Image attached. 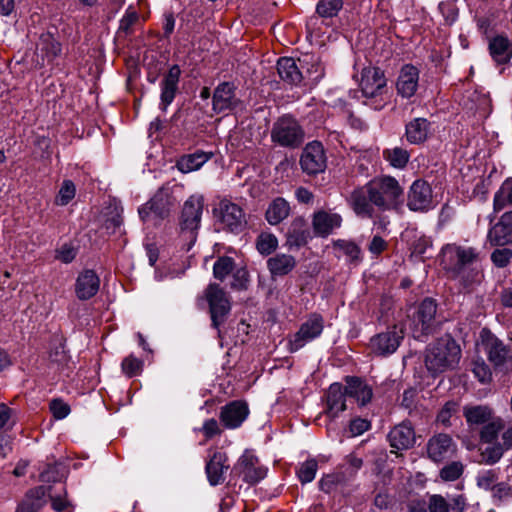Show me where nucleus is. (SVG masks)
<instances>
[{
    "label": "nucleus",
    "instance_id": "obj_11",
    "mask_svg": "<svg viewBox=\"0 0 512 512\" xmlns=\"http://www.w3.org/2000/svg\"><path fill=\"white\" fill-rule=\"evenodd\" d=\"M300 165L308 175H316L326 168V155L322 143L312 141L303 149Z\"/></svg>",
    "mask_w": 512,
    "mask_h": 512
},
{
    "label": "nucleus",
    "instance_id": "obj_63",
    "mask_svg": "<svg viewBox=\"0 0 512 512\" xmlns=\"http://www.w3.org/2000/svg\"><path fill=\"white\" fill-rule=\"evenodd\" d=\"M501 426L494 422H487L481 430V439L487 443L492 442L498 435Z\"/></svg>",
    "mask_w": 512,
    "mask_h": 512
},
{
    "label": "nucleus",
    "instance_id": "obj_30",
    "mask_svg": "<svg viewBox=\"0 0 512 512\" xmlns=\"http://www.w3.org/2000/svg\"><path fill=\"white\" fill-rule=\"evenodd\" d=\"M298 62H300V67L304 72L307 84L315 85L323 78L324 67L318 56L306 54L302 58H299Z\"/></svg>",
    "mask_w": 512,
    "mask_h": 512
},
{
    "label": "nucleus",
    "instance_id": "obj_36",
    "mask_svg": "<svg viewBox=\"0 0 512 512\" xmlns=\"http://www.w3.org/2000/svg\"><path fill=\"white\" fill-rule=\"evenodd\" d=\"M489 51L497 64H506L512 57V43L507 37L496 36L489 43Z\"/></svg>",
    "mask_w": 512,
    "mask_h": 512
},
{
    "label": "nucleus",
    "instance_id": "obj_4",
    "mask_svg": "<svg viewBox=\"0 0 512 512\" xmlns=\"http://www.w3.org/2000/svg\"><path fill=\"white\" fill-rule=\"evenodd\" d=\"M203 207L204 197L202 195H192L184 202L179 224L180 234L189 241V247L196 241Z\"/></svg>",
    "mask_w": 512,
    "mask_h": 512
},
{
    "label": "nucleus",
    "instance_id": "obj_8",
    "mask_svg": "<svg viewBox=\"0 0 512 512\" xmlns=\"http://www.w3.org/2000/svg\"><path fill=\"white\" fill-rule=\"evenodd\" d=\"M437 312V303L432 298H425L417 308L413 317V335L414 338L424 341V338L436 330L435 316Z\"/></svg>",
    "mask_w": 512,
    "mask_h": 512
},
{
    "label": "nucleus",
    "instance_id": "obj_39",
    "mask_svg": "<svg viewBox=\"0 0 512 512\" xmlns=\"http://www.w3.org/2000/svg\"><path fill=\"white\" fill-rule=\"evenodd\" d=\"M212 153L195 152L184 155L177 161V168L182 173H189L200 169L212 157Z\"/></svg>",
    "mask_w": 512,
    "mask_h": 512
},
{
    "label": "nucleus",
    "instance_id": "obj_56",
    "mask_svg": "<svg viewBox=\"0 0 512 512\" xmlns=\"http://www.w3.org/2000/svg\"><path fill=\"white\" fill-rule=\"evenodd\" d=\"M59 464H48L46 468L39 474V479L42 482H57L61 479Z\"/></svg>",
    "mask_w": 512,
    "mask_h": 512
},
{
    "label": "nucleus",
    "instance_id": "obj_34",
    "mask_svg": "<svg viewBox=\"0 0 512 512\" xmlns=\"http://www.w3.org/2000/svg\"><path fill=\"white\" fill-rule=\"evenodd\" d=\"M402 238L406 241L411 254L414 256H422L432 246L431 239L416 228L406 229Z\"/></svg>",
    "mask_w": 512,
    "mask_h": 512
},
{
    "label": "nucleus",
    "instance_id": "obj_50",
    "mask_svg": "<svg viewBox=\"0 0 512 512\" xmlns=\"http://www.w3.org/2000/svg\"><path fill=\"white\" fill-rule=\"evenodd\" d=\"M464 466L459 461H453L440 470V478L443 481H455L463 474Z\"/></svg>",
    "mask_w": 512,
    "mask_h": 512
},
{
    "label": "nucleus",
    "instance_id": "obj_7",
    "mask_svg": "<svg viewBox=\"0 0 512 512\" xmlns=\"http://www.w3.org/2000/svg\"><path fill=\"white\" fill-rule=\"evenodd\" d=\"M175 202V198L168 189H159L148 202L139 207V217L143 222L157 225L169 216Z\"/></svg>",
    "mask_w": 512,
    "mask_h": 512
},
{
    "label": "nucleus",
    "instance_id": "obj_22",
    "mask_svg": "<svg viewBox=\"0 0 512 512\" xmlns=\"http://www.w3.org/2000/svg\"><path fill=\"white\" fill-rule=\"evenodd\" d=\"M419 70L411 65H404L399 73L396 88L399 95L403 98L412 97L418 88Z\"/></svg>",
    "mask_w": 512,
    "mask_h": 512
},
{
    "label": "nucleus",
    "instance_id": "obj_1",
    "mask_svg": "<svg viewBox=\"0 0 512 512\" xmlns=\"http://www.w3.org/2000/svg\"><path fill=\"white\" fill-rule=\"evenodd\" d=\"M403 195L399 182L391 176L376 177L366 185L355 189L349 198L354 212L363 218H372L373 206L380 210L394 208Z\"/></svg>",
    "mask_w": 512,
    "mask_h": 512
},
{
    "label": "nucleus",
    "instance_id": "obj_23",
    "mask_svg": "<svg viewBox=\"0 0 512 512\" xmlns=\"http://www.w3.org/2000/svg\"><path fill=\"white\" fill-rule=\"evenodd\" d=\"M100 287V279L98 275L90 269L81 272L75 283V293L78 299L88 300L94 297Z\"/></svg>",
    "mask_w": 512,
    "mask_h": 512
},
{
    "label": "nucleus",
    "instance_id": "obj_40",
    "mask_svg": "<svg viewBox=\"0 0 512 512\" xmlns=\"http://www.w3.org/2000/svg\"><path fill=\"white\" fill-rule=\"evenodd\" d=\"M464 416L470 425H482L490 421L492 410L482 405L465 407Z\"/></svg>",
    "mask_w": 512,
    "mask_h": 512
},
{
    "label": "nucleus",
    "instance_id": "obj_53",
    "mask_svg": "<svg viewBox=\"0 0 512 512\" xmlns=\"http://www.w3.org/2000/svg\"><path fill=\"white\" fill-rule=\"evenodd\" d=\"M75 185L71 180H65L56 197V204L67 205L75 196Z\"/></svg>",
    "mask_w": 512,
    "mask_h": 512
},
{
    "label": "nucleus",
    "instance_id": "obj_9",
    "mask_svg": "<svg viewBox=\"0 0 512 512\" xmlns=\"http://www.w3.org/2000/svg\"><path fill=\"white\" fill-rule=\"evenodd\" d=\"M324 328V319L319 314H312L299 330L289 339V350L296 352L303 348L307 343L318 338Z\"/></svg>",
    "mask_w": 512,
    "mask_h": 512
},
{
    "label": "nucleus",
    "instance_id": "obj_25",
    "mask_svg": "<svg viewBox=\"0 0 512 512\" xmlns=\"http://www.w3.org/2000/svg\"><path fill=\"white\" fill-rule=\"evenodd\" d=\"M388 441L392 448L406 450L415 443V432L410 423L402 422L396 425L388 434Z\"/></svg>",
    "mask_w": 512,
    "mask_h": 512
},
{
    "label": "nucleus",
    "instance_id": "obj_46",
    "mask_svg": "<svg viewBox=\"0 0 512 512\" xmlns=\"http://www.w3.org/2000/svg\"><path fill=\"white\" fill-rule=\"evenodd\" d=\"M235 267V261L228 256L219 257L213 265V275L216 279L223 281Z\"/></svg>",
    "mask_w": 512,
    "mask_h": 512
},
{
    "label": "nucleus",
    "instance_id": "obj_44",
    "mask_svg": "<svg viewBox=\"0 0 512 512\" xmlns=\"http://www.w3.org/2000/svg\"><path fill=\"white\" fill-rule=\"evenodd\" d=\"M343 0H319L316 4V14L324 19L336 17L342 10Z\"/></svg>",
    "mask_w": 512,
    "mask_h": 512
},
{
    "label": "nucleus",
    "instance_id": "obj_43",
    "mask_svg": "<svg viewBox=\"0 0 512 512\" xmlns=\"http://www.w3.org/2000/svg\"><path fill=\"white\" fill-rule=\"evenodd\" d=\"M383 157L392 167L403 169L409 161L410 154L401 147H394L385 149L383 151Z\"/></svg>",
    "mask_w": 512,
    "mask_h": 512
},
{
    "label": "nucleus",
    "instance_id": "obj_64",
    "mask_svg": "<svg viewBox=\"0 0 512 512\" xmlns=\"http://www.w3.org/2000/svg\"><path fill=\"white\" fill-rule=\"evenodd\" d=\"M388 247V243L379 235H375L373 236L372 240L370 241L369 245H368V251L375 255V256H378L380 255L383 251H385Z\"/></svg>",
    "mask_w": 512,
    "mask_h": 512
},
{
    "label": "nucleus",
    "instance_id": "obj_24",
    "mask_svg": "<svg viewBox=\"0 0 512 512\" xmlns=\"http://www.w3.org/2000/svg\"><path fill=\"white\" fill-rule=\"evenodd\" d=\"M229 469L226 453L216 451L206 463L205 471L210 485L217 486L224 482L225 473Z\"/></svg>",
    "mask_w": 512,
    "mask_h": 512
},
{
    "label": "nucleus",
    "instance_id": "obj_59",
    "mask_svg": "<svg viewBox=\"0 0 512 512\" xmlns=\"http://www.w3.org/2000/svg\"><path fill=\"white\" fill-rule=\"evenodd\" d=\"M428 510L429 512H449V503L442 495L434 494L429 497Z\"/></svg>",
    "mask_w": 512,
    "mask_h": 512
},
{
    "label": "nucleus",
    "instance_id": "obj_52",
    "mask_svg": "<svg viewBox=\"0 0 512 512\" xmlns=\"http://www.w3.org/2000/svg\"><path fill=\"white\" fill-rule=\"evenodd\" d=\"M499 479L497 470L490 469L480 472L477 477V486L484 490H491Z\"/></svg>",
    "mask_w": 512,
    "mask_h": 512
},
{
    "label": "nucleus",
    "instance_id": "obj_16",
    "mask_svg": "<svg viewBox=\"0 0 512 512\" xmlns=\"http://www.w3.org/2000/svg\"><path fill=\"white\" fill-rule=\"evenodd\" d=\"M180 76L181 69L176 64L171 66L168 72L163 76L160 82L161 93L159 104L162 111H166L167 107L174 101L179 89Z\"/></svg>",
    "mask_w": 512,
    "mask_h": 512
},
{
    "label": "nucleus",
    "instance_id": "obj_5",
    "mask_svg": "<svg viewBox=\"0 0 512 512\" xmlns=\"http://www.w3.org/2000/svg\"><path fill=\"white\" fill-rule=\"evenodd\" d=\"M271 140L281 147L297 148L304 141V131L294 117L283 115L272 126Z\"/></svg>",
    "mask_w": 512,
    "mask_h": 512
},
{
    "label": "nucleus",
    "instance_id": "obj_33",
    "mask_svg": "<svg viewBox=\"0 0 512 512\" xmlns=\"http://www.w3.org/2000/svg\"><path fill=\"white\" fill-rule=\"evenodd\" d=\"M430 129L431 123L426 118H414L406 124V139L411 144H421L427 140Z\"/></svg>",
    "mask_w": 512,
    "mask_h": 512
},
{
    "label": "nucleus",
    "instance_id": "obj_49",
    "mask_svg": "<svg viewBox=\"0 0 512 512\" xmlns=\"http://www.w3.org/2000/svg\"><path fill=\"white\" fill-rule=\"evenodd\" d=\"M334 247L341 250L351 261H359L361 249L353 241L338 239L334 242Z\"/></svg>",
    "mask_w": 512,
    "mask_h": 512
},
{
    "label": "nucleus",
    "instance_id": "obj_38",
    "mask_svg": "<svg viewBox=\"0 0 512 512\" xmlns=\"http://www.w3.org/2000/svg\"><path fill=\"white\" fill-rule=\"evenodd\" d=\"M37 50L50 62L61 54L62 47L61 43L55 39L54 35L47 31L40 35L37 42Z\"/></svg>",
    "mask_w": 512,
    "mask_h": 512
},
{
    "label": "nucleus",
    "instance_id": "obj_27",
    "mask_svg": "<svg viewBox=\"0 0 512 512\" xmlns=\"http://www.w3.org/2000/svg\"><path fill=\"white\" fill-rule=\"evenodd\" d=\"M49 490L50 488L44 485L29 489L18 504L16 512H38L47 503Z\"/></svg>",
    "mask_w": 512,
    "mask_h": 512
},
{
    "label": "nucleus",
    "instance_id": "obj_15",
    "mask_svg": "<svg viewBox=\"0 0 512 512\" xmlns=\"http://www.w3.org/2000/svg\"><path fill=\"white\" fill-rule=\"evenodd\" d=\"M456 444L450 435L439 433L428 440L427 454L433 462H442L454 455Z\"/></svg>",
    "mask_w": 512,
    "mask_h": 512
},
{
    "label": "nucleus",
    "instance_id": "obj_13",
    "mask_svg": "<svg viewBox=\"0 0 512 512\" xmlns=\"http://www.w3.org/2000/svg\"><path fill=\"white\" fill-rule=\"evenodd\" d=\"M407 206L415 212H425L433 208L432 189L426 181L418 179L412 183L408 191Z\"/></svg>",
    "mask_w": 512,
    "mask_h": 512
},
{
    "label": "nucleus",
    "instance_id": "obj_10",
    "mask_svg": "<svg viewBox=\"0 0 512 512\" xmlns=\"http://www.w3.org/2000/svg\"><path fill=\"white\" fill-rule=\"evenodd\" d=\"M232 473L242 476L246 483L253 485L265 478L267 469L259 464L255 455L246 451L234 465Z\"/></svg>",
    "mask_w": 512,
    "mask_h": 512
},
{
    "label": "nucleus",
    "instance_id": "obj_6",
    "mask_svg": "<svg viewBox=\"0 0 512 512\" xmlns=\"http://www.w3.org/2000/svg\"><path fill=\"white\" fill-rule=\"evenodd\" d=\"M204 298L209 305L211 326L218 331L221 337L220 327L226 322L231 303L226 292L216 283H210L204 291Z\"/></svg>",
    "mask_w": 512,
    "mask_h": 512
},
{
    "label": "nucleus",
    "instance_id": "obj_55",
    "mask_svg": "<svg viewBox=\"0 0 512 512\" xmlns=\"http://www.w3.org/2000/svg\"><path fill=\"white\" fill-rule=\"evenodd\" d=\"M49 408L53 417L57 420L66 418L71 411L70 406L61 399H53Z\"/></svg>",
    "mask_w": 512,
    "mask_h": 512
},
{
    "label": "nucleus",
    "instance_id": "obj_54",
    "mask_svg": "<svg viewBox=\"0 0 512 512\" xmlns=\"http://www.w3.org/2000/svg\"><path fill=\"white\" fill-rule=\"evenodd\" d=\"M512 259V250L509 248L495 249L491 253V261L498 268L506 267Z\"/></svg>",
    "mask_w": 512,
    "mask_h": 512
},
{
    "label": "nucleus",
    "instance_id": "obj_60",
    "mask_svg": "<svg viewBox=\"0 0 512 512\" xmlns=\"http://www.w3.org/2000/svg\"><path fill=\"white\" fill-rule=\"evenodd\" d=\"M473 373L481 383H488L492 377L490 368L484 361L474 362Z\"/></svg>",
    "mask_w": 512,
    "mask_h": 512
},
{
    "label": "nucleus",
    "instance_id": "obj_61",
    "mask_svg": "<svg viewBox=\"0 0 512 512\" xmlns=\"http://www.w3.org/2000/svg\"><path fill=\"white\" fill-rule=\"evenodd\" d=\"M370 427L371 423L368 420L363 418H355L350 421L349 432L352 437H356L368 431Z\"/></svg>",
    "mask_w": 512,
    "mask_h": 512
},
{
    "label": "nucleus",
    "instance_id": "obj_41",
    "mask_svg": "<svg viewBox=\"0 0 512 512\" xmlns=\"http://www.w3.org/2000/svg\"><path fill=\"white\" fill-rule=\"evenodd\" d=\"M512 205V179H506L493 198L494 212L503 210L506 206Z\"/></svg>",
    "mask_w": 512,
    "mask_h": 512
},
{
    "label": "nucleus",
    "instance_id": "obj_12",
    "mask_svg": "<svg viewBox=\"0 0 512 512\" xmlns=\"http://www.w3.org/2000/svg\"><path fill=\"white\" fill-rule=\"evenodd\" d=\"M404 335L396 326L387 331L378 333L370 339L369 348L377 356H389L399 347Z\"/></svg>",
    "mask_w": 512,
    "mask_h": 512
},
{
    "label": "nucleus",
    "instance_id": "obj_42",
    "mask_svg": "<svg viewBox=\"0 0 512 512\" xmlns=\"http://www.w3.org/2000/svg\"><path fill=\"white\" fill-rule=\"evenodd\" d=\"M46 487L50 488L47 493V497H49L51 507L55 512H74L72 503L67 499V490L64 486H62L61 490L57 494H52L51 486Z\"/></svg>",
    "mask_w": 512,
    "mask_h": 512
},
{
    "label": "nucleus",
    "instance_id": "obj_3",
    "mask_svg": "<svg viewBox=\"0 0 512 512\" xmlns=\"http://www.w3.org/2000/svg\"><path fill=\"white\" fill-rule=\"evenodd\" d=\"M478 258V252L473 247L457 244H447L442 248L441 265L451 277H459L464 270Z\"/></svg>",
    "mask_w": 512,
    "mask_h": 512
},
{
    "label": "nucleus",
    "instance_id": "obj_2",
    "mask_svg": "<svg viewBox=\"0 0 512 512\" xmlns=\"http://www.w3.org/2000/svg\"><path fill=\"white\" fill-rule=\"evenodd\" d=\"M461 359L459 344L449 335L429 344L425 351V366L433 376L455 369Z\"/></svg>",
    "mask_w": 512,
    "mask_h": 512
},
{
    "label": "nucleus",
    "instance_id": "obj_17",
    "mask_svg": "<svg viewBox=\"0 0 512 512\" xmlns=\"http://www.w3.org/2000/svg\"><path fill=\"white\" fill-rule=\"evenodd\" d=\"M249 415V408L246 402L234 400L223 406L219 418L227 429H236L242 425Z\"/></svg>",
    "mask_w": 512,
    "mask_h": 512
},
{
    "label": "nucleus",
    "instance_id": "obj_35",
    "mask_svg": "<svg viewBox=\"0 0 512 512\" xmlns=\"http://www.w3.org/2000/svg\"><path fill=\"white\" fill-rule=\"evenodd\" d=\"M296 266V259L292 255L278 253L267 260V268L272 277H281L289 274Z\"/></svg>",
    "mask_w": 512,
    "mask_h": 512
},
{
    "label": "nucleus",
    "instance_id": "obj_58",
    "mask_svg": "<svg viewBox=\"0 0 512 512\" xmlns=\"http://www.w3.org/2000/svg\"><path fill=\"white\" fill-rule=\"evenodd\" d=\"M365 98L367 99L365 101V104L374 110L383 109L389 101V95L387 93V88L383 89V91H381L378 95L368 96Z\"/></svg>",
    "mask_w": 512,
    "mask_h": 512
},
{
    "label": "nucleus",
    "instance_id": "obj_37",
    "mask_svg": "<svg viewBox=\"0 0 512 512\" xmlns=\"http://www.w3.org/2000/svg\"><path fill=\"white\" fill-rule=\"evenodd\" d=\"M290 214V205L282 197H277L268 205L265 218L270 225H277L285 220Z\"/></svg>",
    "mask_w": 512,
    "mask_h": 512
},
{
    "label": "nucleus",
    "instance_id": "obj_31",
    "mask_svg": "<svg viewBox=\"0 0 512 512\" xmlns=\"http://www.w3.org/2000/svg\"><path fill=\"white\" fill-rule=\"evenodd\" d=\"M483 344L489 361L495 366H502L511 356L510 351L504 343L495 336H488Z\"/></svg>",
    "mask_w": 512,
    "mask_h": 512
},
{
    "label": "nucleus",
    "instance_id": "obj_32",
    "mask_svg": "<svg viewBox=\"0 0 512 512\" xmlns=\"http://www.w3.org/2000/svg\"><path fill=\"white\" fill-rule=\"evenodd\" d=\"M344 388L347 396L354 398L362 406L372 399V388L358 377H347Z\"/></svg>",
    "mask_w": 512,
    "mask_h": 512
},
{
    "label": "nucleus",
    "instance_id": "obj_45",
    "mask_svg": "<svg viewBox=\"0 0 512 512\" xmlns=\"http://www.w3.org/2000/svg\"><path fill=\"white\" fill-rule=\"evenodd\" d=\"M278 247V239L272 233H261L256 240V248L261 255L267 256Z\"/></svg>",
    "mask_w": 512,
    "mask_h": 512
},
{
    "label": "nucleus",
    "instance_id": "obj_62",
    "mask_svg": "<svg viewBox=\"0 0 512 512\" xmlns=\"http://www.w3.org/2000/svg\"><path fill=\"white\" fill-rule=\"evenodd\" d=\"M457 410V404L455 402L449 401L447 402L443 408L440 410L437 416V421L447 426L450 424V419L452 415Z\"/></svg>",
    "mask_w": 512,
    "mask_h": 512
},
{
    "label": "nucleus",
    "instance_id": "obj_26",
    "mask_svg": "<svg viewBox=\"0 0 512 512\" xmlns=\"http://www.w3.org/2000/svg\"><path fill=\"white\" fill-rule=\"evenodd\" d=\"M345 388L340 383H332L326 394L325 413L330 419H335L339 414L346 410Z\"/></svg>",
    "mask_w": 512,
    "mask_h": 512
},
{
    "label": "nucleus",
    "instance_id": "obj_20",
    "mask_svg": "<svg viewBox=\"0 0 512 512\" xmlns=\"http://www.w3.org/2000/svg\"><path fill=\"white\" fill-rule=\"evenodd\" d=\"M342 225V217L340 214L319 210L313 214L312 227L315 235L319 237L329 236L335 229L340 228Z\"/></svg>",
    "mask_w": 512,
    "mask_h": 512
},
{
    "label": "nucleus",
    "instance_id": "obj_14",
    "mask_svg": "<svg viewBox=\"0 0 512 512\" xmlns=\"http://www.w3.org/2000/svg\"><path fill=\"white\" fill-rule=\"evenodd\" d=\"M237 87L233 82L219 83L213 92L212 108L216 113L235 109L240 100L236 96Z\"/></svg>",
    "mask_w": 512,
    "mask_h": 512
},
{
    "label": "nucleus",
    "instance_id": "obj_19",
    "mask_svg": "<svg viewBox=\"0 0 512 512\" xmlns=\"http://www.w3.org/2000/svg\"><path fill=\"white\" fill-rule=\"evenodd\" d=\"M386 78L383 71L377 67H367L362 70L360 89L364 97L378 95L386 88Z\"/></svg>",
    "mask_w": 512,
    "mask_h": 512
},
{
    "label": "nucleus",
    "instance_id": "obj_29",
    "mask_svg": "<svg viewBox=\"0 0 512 512\" xmlns=\"http://www.w3.org/2000/svg\"><path fill=\"white\" fill-rule=\"evenodd\" d=\"M310 232L303 217L292 220L286 234V245L289 248H300L308 243Z\"/></svg>",
    "mask_w": 512,
    "mask_h": 512
},
{
    "label": "nucleus",
    "instance_id": "obj_21",
    "mask_svg": "<svg viewBox=\"0 0 512 512\" xmlns=\"http://www.w3.org/2000/svg\"><path fill=\"white\" fill-rule=\"evenodd\" d=\"M219 211L222 224L231 232H237L245 225L244 212L239 205L222 200L219 203Z\"/></svg>",
    "mask_w": 512,
    "mask_h": 512
},
{
    "label": "nucleus",
    "instance_id": "obj_47",
    "mask_svg": "<svg viewBox=\"0 0 512 512\" xmlns=\"http://www.w3.org/2000/svg\"><path fill=\"white\" fill-rule=\"evenodd\" d=\"M317 470V461L308 459L299 466L297 476L302 484L310 483L314 480Z\"/></svg>",
    "mask_w": 512,
    "mask_h": 512
},
{
    "label": "nucleus",
    "instance_id": "obj_18",
    "mask_svg": "<svg viewBox=\"0 0 512 512\" xmlns=\"http://www.w3.org/2000/svg\"><path fill=\"white\" fill-rule=\"evenodd\" d=\"M487 242L491 246L512 244V211L505 212L487 233Z\"/></svg>",
    "mask_w": 512,
    "mask_h": 512
},
{
    "label": "nucleus",
    "instance_id": "obj_28",
    "mask_svg": "<svg viewBox=\"0 0 512 512\" xmlns=\"http://www.w3.org/2000/svg\"><path fill=\"white\" fill-rule=\"evenodd\" d=\"M277 72L281 80L289 85H299L305 80L300 62L290 57H282L277 61Z\"/></svg>",
    "mask_w": 512,
    "mask_h": 512
},
{
    "label": "nucleus",
    "instance_id": "obj_48",
    "mask_svg": "<svg viewBox=\"0 0 512 512\" xmlns=\"http://www.w3.org/2000/svg\"><path fill=\"white\" fill-rule=\"evenodd\" d=\"M504 448L501 444H493L481 451L480 463L493 465L503 456Z\"/></svg>",
    "mask_w": 512,
    "mask_h": 512
},
{
    "label": "nucleus",
    "instance_id": "obj_57",
    "mask_svg": "<svg viewBox=\"0 0 512 512\" xmlns=\"http://www.w3.org/2000/svg\"><path fill=\"white\" fill-rule=\"evenodd\" d=\"M77 255V250L71 244H63L55 251V258L62 263H71Z\"/></svg>",
    "mask_w": 512,
    "mask_h": 512
},
{
    "label": "nucleus",
    "instance_id": "obj_51",
    "mask_svg": "<svg viewBox=\"0 0 512 512\" xmlns=\"http://www.w3.org/2000/svg\"><path fill=\"white\" fill-rule=\"evenodd\" d=\"M142 367L143 362L133 355L125 357L121 363L123 373L129 378L140 374Z\"/></svg>",
    "mask_w": 512,
    "mask_h": 512
}]
</instances>
